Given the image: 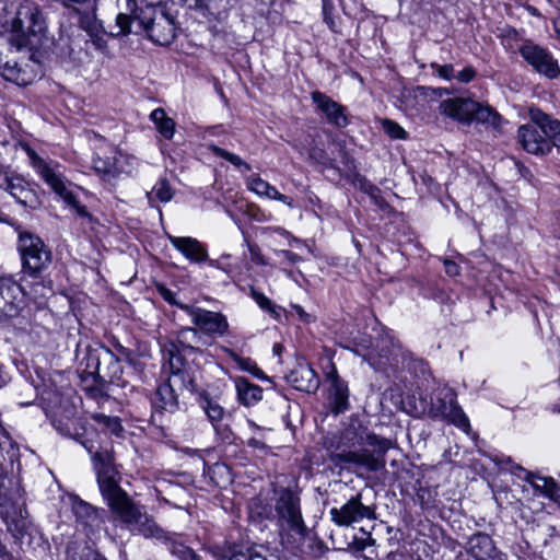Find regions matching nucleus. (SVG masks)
<instances>
[{
    "label": "nucleus",
    "instance_id": "1",
    "mask_svg": "<svg viewBox=\"0 0 560 560\" xmlns=\"http://www.w3.org/2000/svg\"><path fill=\"white\" fill-rule=\"evenodd\" d=\"M46 20L39 7L20 4L12 22L11 45L0 46V74L18 85L31 84L40 69V58L49 46Z\"/></svg>",
    "mask_w": 560,
    "mask_h": 560
},
{
    "label": "nucleus",
    "instance_id": "2",
    "mask_svg": "<svg viewBox=\"0 0 560 560\" xmlns=\"http://www.w3.org/2000/svg\"><path fill=\"white\" fill-rule=\"evenodd\" d=\"M83 446L92 454V462L96 472V479L101 494L114 515L121 524L135 535L145 538H164V532L144 508L129 497L120 487V474L114 465V456L110 450L92 452V445L86 442Z\"/></svg>",
    "mask_w": 560,
    "mask_h": 560
},
{
    "label": "nucleus",
    "instance_id": "3",
    "mask_svg": "<svg viewBox=\"0 0 560 560\" xmlns=\"http://www.w3.org/2000/svg\"><path fill=\"white\" fill-rule=\"evenodd\" d=\"M324 445L336 465L378 471L386 465L385 455L393 442L371 432L360 421L351 420L339 434L326 436Z\"/></svg>",
    "mask_w": 560,
    "mask_h": 560
},
{
    "label": "nucleus",
    "instance_id": "4",
    "mask_svg": "<svg viewBox=\"0 0 560 560\" xmlns=\"http://www.w3.org/2000/svg\"><path fill=\"white\" fill-rule=\"evenodd\" d=\"M530 122L518 128L517 137L523 149L530 154H548L552 147L560 148V121L537 107H530Z\"/></svg>",
    "mask_w": 560,
    "mask_h": 560
},
{
    "label": "nucleus",
    "instance_id": "5",
    "mask_svg": "<svg viewBox=\"0 0 560 560\" xmlns=\"http://www.w3.org/2000/svg\"><path fill=\"white\" fill-rule=\"evenodd\" d=\"M32 166L37 174L45 180L47 185L59 196L62 200L75 209L77 213L81 217L88 215L84 206H81L77 200L73 192L68 188L67 180L60 172V165L54 161H45L36 154L35 151L27 150Z\"/></svg>",
    "mask_w": 560,
    "mask_h": 560
},
{
    "label": "nucleus",
    "instance_id": "6",
    "mask_svg": "<svg viewBox=\"0 0 560 560\" xmlns=\"http://www.w3.org/2000/svg\"><path fill=\"white\" fill-rule=\"evenodd\" d=\"M275 511L282 540L284 539V534L289 536L290 533L301 537L306 536L307 528L300 508V497L295 492L289 488L281 489L278 492Z\"/></svg>",
    "mask_w": 560,
    "mask_h": 560
},
{
    "label": "nucleus",
    "instance_id": "7",
    "mask_svg": "<svg viewBox=\"0 0 560 560\" xmlns=\"http://www.w3.org/2000/svg\"><path fill=\"white\" fill-rule=\"evenodd\" d=\"M455 390L447 385L435 388L431 395L428 415L433 419L448 421L457 428L468 431L469 420L457 404Z\"/></svg>",
    "mask_w": 560,
    "mask_h": 560
},
{
    "label": "nucleus",
    "instance_id": "8",
    "mask_svg": "<svg viewBox=\"0 0 560 560\" xmlns=\"http://www.w3.org/2000/svg\"><path fill=\"white\" fill-rule=\"evenodd\" d=\"M19 250L21 253L24 270L36 275L47 268L51 261V253L44 242L30 232L19 236Z\"/></svg>",
    "mask_w": 560,
    "mask_h": 560
},
{
    "label": "nucleus",
    "instance_id": "9",
    "mask_svg": "<svg viewBox=\"0 0 560 560\" xmlns=\"http://www.w3.org/2000/svg\"><path fill=\"white\" fill-rule=\"evenodd\" d=\"M518 52L532 69L548 79L560 74V67L552 54L545 47L533 42H525L518 47Z\"/></svg>",
    "mask_w": 560,
    "mask_h": 560
},
{
    "label": "nucleus",
    "instance_id": "10",
    "mask_svg": "<svg viewBox=\"0 0 560 560\" xmlns=\"http://www.w3.org/2000/svg\"><path fill=\"white\" fill-rule=\"evenodd\" d=\"M180 310L190 316L191 323L205 335L224 336L229 332V322L222 313L191 305H180Z\"/></svg>",
    "mask_w": 560,
    "mask_h": 560
},
{
    "label": "nucleus",
    "instance_id": "11",
    "mask_svg": "<svg viewBox=\"0 0 560 560\" xmlns=\"http://www.w3.org/2000/svg\"><path fill=\"white\" fill-rule=\"evenodd\" d=\"M361 493H358L350 498L342 506L330 509L331 521L338 526L347 527L364 518H374L373 509L364 505L361 502Z\"/></svg>",
    "mask_w": 560,
    "mask_h": 560
},
{
    "label": "nucleus",
    "instance_id": "12",
    "mask_svg": "<svg viewBox=\"0 0 560 560\" xmlns=\"http://www.w3.org/2000/svg\"><path fill=\"white\" fill-rule=\"evenodd\" d=\"M330 382L328 404L330 410L335 415H339L349 408V388L348 384L338 375L336 366L332 364L331 370L326 374Z\"/></svg>",
    "mask_w": 560,
    "mask_h": 560
},
{
    "label": "nucleus",
    "instance_id": "13",
    "mask_svg": "<svg viewBox=\"0 0 560 560\" xmlns=\"http://www.w3.org/2000/svg\"><path fill=\"white\" fill-rule=\"evenodd\" d=\"M311 96L317 110L325 115L329 124L339 128L348 125V118L345 114L346 109L342 105L319 91L313 92Z\"/></svg>",
    "mask_w": 560,
    "mask_h": 560
},
{
    "label": "nucleus",
    "instance_id": "14",
    "mask_svg": "<svg viewBox=\"0 0 560 560\" xmlns=\"http://www.w3.org/2000/svg\"><path fill=\"white\" fill-rule=\"evenodd\" d=\"M512 472L522 478L521 474H524V479L534 488L535 492L549 498L555 502H560V487L555 482L552 478L542 477L530 471H526L522 466L515 465Z\"/></svg>",
    "mask_w": 560,
    "mask_h": 560
},
{
    "label": "nucleus",
    "instance_id": "15",
    "mask_svg": "<svg viewBox=\"0 0 560 560\" xmlns=\"http://www.w3.org/2000/svg\"><path fill=\"white\" fill-rule=\"evenodd\" d=\"M476 103L472 98H447L441 102L440 113L459 122L470 124Z\"/></svg>",
    "mask_w": 560,
    "mask_h": 560
},
{
    "label": "nucleus",
    "instance_id": "16",
    "mask_svg": "<svg viewBox=\"0 0 560 560\" xmlns=\"http://www.w3.org/2000/svg\"><path fill=\"white\" fill-rule=\"evenodd\" d=\"M285 378L298 390L311 393L319 387L316 372L306 362H298Z\"/></svg>",
    "mask_w": 560,
    "mask_h": 560
},
{
    "label": "nucleus",
    "instance_id": "17",
    "mask_svg": "<svg viewBox=\"0 0 560 560\" xmlns=\"http://www.w3.org/2000/svg\"><path fill=\"white\" fill-rule=\"evenodd\" d=\"M20 294L21 288L18 284L0 279V322L18 314Z\"/></svg>",
    "mask_w": 560,
    "mask_h": 560
},
{
    "label": "nucleus",
    "instance_id": "18",
    "mask_svg": "<svg viewBox=\"0 0 560 560\" xmlns=\"http://www.w3.org/2000/svg\"><path fill=\"white\" fill-rule=\"evenodd\" d=\"M183 388H188V386H179V382L167 380L156 388L153 406L168 412L176 411L178 409V390Z\"/></svg>",
    "mask_w": 560,
    "mask_h": 560
},
{
    "label": "nucleus",
    "instance_id": "19",
    "mask_svg": "<svg viewBox=\"0 0 560 560\" xmlns=\"http://www.w3.org/2000/svg\"><path fill=\"white\" fill-rule=\"evenodd\" d=\"M168 241L177 250L192 262H202L208 258L206 247L197 238L168 235Z\"/></svg>",
    "mask_w": 560,
    "mask_h": 560
},
{
    "label": "nucleus",
    "instance_id": "20",
    "mask_svg": "<svg viewBox=\"0 0 560 560\" xmlns=\"http://www.w3.org/2000/svg\"><path fill=\"white\" fill-rule=\"evenodd\" d=\"M467 550L476 560H491L499 552L491 537L483 533L475 534L469 538Z\"/></svg>",
    "mask_w": 560,
    "mask_h": 560
},
{
    "label": "nucleus",
    "instance_id": "21",
    "mask_svg": "<svg viewBox=\"0 0 560 560\" xmlns=\"http://www.w3.org/2000/svg\"><path fill=\"white\" fill-rule=\"evenodd\" d=\"M246 186L250 191L258 196L281 201L288 207L293 208L292 198L280 194L275 186L270 185L258 175L248 176L246 179Z\"/></svg>",
    "mask_w": 560,
    "mask_h": 560
},
{
    "label": "nucleus",
    "instance_id": "22",
    "mask_svg": "<svg viewBox=\"0 0 560 560\" xmlns=\"http://www.w3.org/2000/svg\"><path fill=\"white\" fill-rule=\"evenodd\" d=\"M0 188L7 190L16 201L24 206L33 198V192L25 180L18 176H0Z\"/></svg>",
    "mask_w": 560,
    "mask_h": 560
},
{
    "label": "nucleus",
    "instance_id": "23",
    "mask_svg": "<svg viewBox=\"0 0 560 560\" xmlns=\"http://www.w3.org/2000/svg\"><path fill=\"white\" fill-rule=\"evenodd\" d=\"M482 125L487 130L500 131L502 116L491 106L477 102L471 116V122Z\"/></svg>",
    "mask_w": 560,
    "mask_h": 560
},
{
    "label": "nucleus",
    "instance_id": "24",
    "mask_svg": "<svg viewBox=\"0 0 560 560\" xmlns=\"http://www.w3.org/2000/svg\"><path fill=\"white\" fill-rule=\"evenodd\" d=\"M235 387L240 401L245 406H253L262 399L261 387L245 377H236Z\"/></svg>",
    "mask_w": 560,
    "mask_h": 560
},
{
    "label": "nucleus",
    "instance_id": "25",
    "mask_svg": "<svg viewBox=\"0 0 560 560\" xmlns=\"http://www.w3.org/2000/svg\"><path fill=\"white\" fill-rule=\"evenodd\" d=\"M168 365L171 371L168 380L179 382V386L191 385L192 380L189 372L186 370V363L174 350H168Z\"/></svg>",
    "mask_w": 560,
    "mask_h": 560
},
{
    "label": "nucleus",
    "instance_id": "26",
    "mask_svg": "<svg viewBox=\"0 0 560 560\" xmlns=\"http://www.w3.org/2000/svg\"><path fill=\"white\" fill-rule=\"evenodd\" d=\"M201 407L208 419L211 421L214 430L218 433H222L224 438H228L229 430L225 425L222 424V421L225 417L224 409L218 402L208 398H205V400L201 402Z\"/></svg>",
    "mask_w": 560,
    "mask_h": 560
},
{
    "label": "nucleus",
    "instance_id": "27",
    "mask_svg": "<svg viewBox=\"0 0 560 560\" xmlns=\"http://www.w3.org/2000/svg\"><path fill=\"white\" fill-rule=\"evenodd\" d=\"M114 162H113V170H112V178H116L121 174H131L137 166V159L128 155L126 153H122L121 151H118L115 149L114 151Z\"/></svg>",
    "mask_w": 560,
    "mask_h": 560
},
{
    "label": "nucleus",
    "instance_id": "28",
    "mask_svg": "<svg viewBox=\"0 0 560 560\" xmlns=\"http://www.w3.org/2000/svg\"><path fill=\"white\" fill-rule=\"evenodd\" d=\"M66 560H106L86 545L71 542L66 550Z\"/></svg>",
    "mask_w": 560,
    "mask_h": 560
},
{
    "label": "nucleus",
    "instance_id": "29",
    "mask_svg": "<svg viewBox=\"0 0 560 560\" xmlns=\"http://www.w3.org/2000/svg\"><path fill=\"white\" fill-rule=\"evenodd\" d=\"M152 121L155 124L156 129L165 139H172L175 132V122L172 118L166 116L163 108L154 109L150 115Z\"/></svg>",
    "mask_w": 560,
    "mask_h": 560
},
{
    "label": "nucleus",
    "instance_id": "30",
    "mask_svg": "<svg viewBox=\"0 0 560 560\" xmlns=\"http://www.w3.org/2000/svg\"><path fill=\"white\" fill-rule=\"evenodd\" d=\"M203 551L207 555H211L212 558H214L215 560H240V558H244L243 555H238V553H231L229 556L223 555L220 552V549L218 547H211V546L205 547ZM246 560H279V558L276 556L267 557V556L260 553L259 551L249 550V553H248V557Z\"/></svg>",
    "mask_w": 560,
    "mask_h": 560
},
{
    "label": "nucleus",
    "instance_id": "31",
    "mask_svg": "<svg viewBox=\"0 0 560 560\" xmlns=\"http://www.w3.org/2000/svg\"><path fill=\"white\" fill-rule=\"evenodd\" d=\"M114 151L115 149H110L108 152L97 153L93 158L94 171L106 179H112L113 162L115 160Z\"/></svg>",
    "mask_w": 560,
    "mask_h": 560
},
{
    "label": "nucleus",
    "instance_id": "32",
    "mask_svg": "<svg viewBox=\"0 0 560 560\" xmlns=\"http://www.w3.org/2000/svg\"><path fill=\"white\" fill-rule=\"evenodd\" d=\"M4 521L10 532L22 534L28 526L27 516L23 514L21 508L11 512H5Z\"/></svg>",
    "mask_w": 560,
    "mask_h": 560
},
{
    "label": "nucleus",
    "instance_id": "33",
    "mask_svg": "<svg viewBox=\"0 0 560 560\" xmlns=\"http://www.w3.org/2000/svg\"><path fill=\"white\" fill-rule=\"evenodd\" d=\"M353 185L354 187L369 195L375 205L380 207L383 206L384 200L381 197V190L365 177L361 176L360 174L354 175Z\"/></svg>",
    "mask_w": 560,
    "mask_h": 560
},
{
    "label": "nucleus",
    "instance_id": "34",
    "mask_svg": "<svg viewBox=\"0 0 560 560\" xmlns=\"http://www.w3.org/2000/svg\"><path fill=\"white\" fill-rule=\"evenodd\" d=\"M209 150L217 156L222 158L230 162L237 168H244L246 172L252 170L250 165L247 164L240 155L231 153L215 144H210Z\"/></svg>",
    "mask_w": 560,
    "mask_h": 560
},
{
    "label": "nucleus",
    "instance_id": "35",
    "mask_svg": "<svg viewBox=\"0 0 560 560\" xmlns=\"http://www.w3.org/2000/svg\"><path fill=\"white\" fill-rule=\"evenodd\" d=\"M232 360L233 362L241 369L242 371H246L252 373L255 376L260 377L262 375V372L254 361H252L248 358H242L238 354H236L233 350L229 348H224L223 350Z\"/></svg>",
    "mask_w": 560,
    "mask_h": 560
},
{
    "label": "nucleus",
    "instance_id": "36",
    "mask_svg": "<svg viewBox=\"0 0 560 560\" xmlns=\"http://www.w3.org/2000/svg\"><path fill=\"white\" fill-rule=\"evenodd\" d=\"M150 201L154 199L161 202H168L173 198L172 188L166 179H160L148 194Z\"/></svg>",
    "mask_w": 560,
    "mask_h": 560
},
{
    "label": "nucleus",
    "instance_id": "37",
    "mask_svg": "<svg viewBox=\"0 0 560 560\" xmlns=\"http://www.w3.org/2000/svg\"><path fill=\"white\" fill-rule=\"evenodd\" d=\"M73 510L78 518L83 520L89 525H94L100 520L97 511L83 501L78 502Z\"/></svg>",
    "mask_w": 560,
    "mask_h": 560
},
{
    "label": "nucleus",
    "instance_id": "38",
    "mask_svg": "<svg viewBox=\"0 0 560 560\" xmlns=\"http://www.w3.org/2000/svg\"><path fill=\"white\" fill-rule=\"evenodd\" d=\"M77 422L78 421L72 418H68L66 420L55 418L52 420V425L58 432H60V434L65 436L77 438L79 435Z\"/></svg>",
    "mask_w": 560,
    "mask_h": 560
},
{
    "label": "nucleus",
    "instance_id": "39",
    "mask_svg": "<svg viewBox=\"0 0 560 560\" xmlns=\"http://www.w3.org/2000/svg\"><path fill=\"white\" fill-rule=\"evenodd\" d=\"M382 126L385 133L392 139H406L407 137L405 129L393 120L384 119Z\"/></svg>",
    "mask_w": 560,
    "mask_h": 560
},
{
    "label": "nucleus",
    "instance_id": "40",
    "mask_svg": "<svg viewBox=\"0 0 560 560\" xmlns=\"http://www.w3.org/2000/svg\"><path fill=\"white\" fill-rule=\"evenodd\" d=\"M94 420L100 424L105 425L109 429V431L114 434H118L121 431V425L117 418L108 417L103 413H97L93 416Z\"/></svg>",
    "mask_w": 560,
    "mask_h": 560
},
{
    "label": "nucleus",
    "instance_id": "41",
    "mask_svg": "<svg viewBox=\"0 0 560 560\" xmlns=\"http://www.w3.org/2000/svg\"><path fill=\"white\" fill-rule=\"evenodd\" d=\"M170 552L178 560H189L192 549L177 541H171L168 545Z\"/></svg>",
    "mask_w": 560,
    "mask_h": 560
},
{
    "label": "nucleus",
    "instance_id": "42",
    "mask_svg": "<svg viewBox=\"0 0 560 560\" xmlns=\"http://www.w3.org/2000/svg\"><path fill=\"white\" fill-rule=\"evenodd\" d=\"M178 342L192 348L191 342L199 338L198 329L192 327H185L178 331Z\"/></svg>",
    "mask_w": 560,
    "mask_h": 560
},
{
    "label": "nucleus",
    "instance_id": "43",
    "mask_svg": "<svg viewBox=\"0 0 560 560\" xmlns=\"http://www.w3.org/2000/svg\"><path fill=\"white\" fill-rule=\"evenodd\" d=\"M252 298L260 306V308H262L264 311H267L271 314L278 315L276 306L273 305L271 300L268 299L264 293L253 290Z\"/></svg>",
    "mask_w": 560,
    "mask_h": 560
},
{
    "label": "nucleus",
    "instance_id": "44",
    "mask_svg": "<svg viewBox=\"0 0 560 560\" xmlns=\"http://www.w3.org/2000/svg\"><path fill=\"white\" fill-rule=\"evenodd\" d=\"M431 68L433 69L434 73H436L440 78L444 80H452L455 78V71L453 65H439V63H431Z\"/></svg>",
    "mask_w": 560,
    "mask_h": 560
},
{
    "label": "nucleus",
    "instance_id": "45",
    "mask_svg": "<svg viewBox=\"0 0 560 560\" xmlns=\"http://www.w3.org/2000/svg\"><path fill=\"white\" fill-rule=\"evenodd\" d=\"M247 247H248V252L250 255V260L253 262L260 265V266L268 265V261L265 259L258 245L247 242Z\"/></svg>",
    "mask_w": 560,
    "mask_h": 560
},
{
    "label": "nucleus",
    "instance_id": "46",
    "mask_svg": "<svg viewBox=\"0 0 560 560\" xmlns=\"http://www.w3.org/2000/svg\"><path fill=\"white\" fill-rule=\"evenodd\" d=\"M275 254L281 258V265H294L302 260V258L290 250H275Z\"/></svg>",
    "mask_w": 560,
    "mask_h": 560
},
{
    "label": "nucleus",
    "instance_id": "47",
    "mask_svg": "<svg viewBox=\"0 0 560 560\" xmlns=\"http://www.w3.org/2000/svg\"><path fill=\"white\" fill-rule=\"evenodd\" d=\"M156 290L159 294L171 305H176L180 308L182 303L176 300V295L173 291L166 288L164 284H158Z\"/></svg>",
    "mask_w": 560,
    "mask_h": 560
},
{
    "label": "nucleus",
    "instance_id": "48",
    "mask_svg": "<svg viewBox=\"0 0 560 560\" xmlns=\"http://www.w3.org/2000/svg\"><path fill=\"white\" fill-rule=\"evenodd\" d=\"M476 77V70L471 67H465L462 71H459L457 74H455L454 79H457V81L462 83H469L472 81Z\"/></svg>",
    "mask_w": 560,
    "mask_h": 560
},
{
    "label": "nucleus",
    "instance_id": "49",
    "mask_svg": "<svg viewBox=\"0 0 560 560\" xmlns=\"http://www.w3.org/2000/svg\"><path fill=\"white\" fill-rule=\"evenodd\" d=\"M247 445L254 450L260 451V452H267L268 446L264 442V439L261 436H252L247 440Z\"/></svg>",
    "mask_w": 560,
    "mask_h": 560
},
{
    "label": "nucleus",
    "instance_id": "50",
    "mask_svg": "<svg viewBox=\"0 0 560 560\" xmlns=\"http://www.w3.org/2000/svg\"><path fill=\"white\" fill-rule=\"evenodd\" d=\"M443 264H444L445 272L448 276L455 277V276L459 275L460 268L455 261H453L451 259H444Z\"/></svg>",
    "mask_w": 560,
    "mask_h": 560
},
{
    "label": "nucleus",
    "instance_id": "51",
    "mask_svg": "<svg viewBox=\"0 0 560 560\" xmlns=\"http://www.w3.org/2000/svg\"><path fill=\"white\" fill-rule=\"evenodd\" d=\"M10 382V375L4 366L0 364V388H3Z\"/></svg>",
    "mask_w": 560,
    "mask_h": 560
},
{
    "label": "nucleus",
    "instance_id": "52",
    "mask_svg": "<svg viewBox=\"0 0 560 560\" xmlns=\"http://www.w3.org/2000/svg\"><path fill=\"white\" fill-rule=\"evenodd\" d=\"M292 308L295 311L296 315L304 322L310 320V315L303 310L300 305H292Z\"/></svg>",
    "mask_w": 560,
    "mask_h": 560
},
{
    "label": "nucleus",
    "instance_id": "53",
    "mask_svg": "<svg viewBox=\"0 0 560 560\" xmlns=\"http://www.w3.org/2000/svg\"><path fill=\"white\" fill-rule=\"evenodd\" d=\"M271 232H277L283 236H289V232H287L285 230L281 229V228H267L266 229V233H271Z\"/></svg>",
    "mask_w": 560,
    "mask_h": 560
},
{
    "label": "nucleus",
    "instance_id": "54",
    "mask_svg": "<svg viewBox=\"0 0 560 560\" xmlns=\"http://www.w3.org/2000/svg\"><path fill=\"white\" fill-rule=\"evenodd\" d=\"M110 354V360L113 362V368L115 369L114 371V375L116 376L117 373L120 371V364H119V361L112 354Z\"/></svg>",
    "mask_w": 560,
    "mask_h": 560
},
{
    "label": "nucleus",
    "instance_id": "55",
    "mask_svg": "<svg viewBox=\"0 0 560 560\" xmlns=\"http://www.w3.org/2000/svg\"><path fill=\"white\" fill-rule=\"evenodd\" d=\"M91 0H65L66 5L70 7L73 4L89 3Z\"/></svg>",
    "mask_w": 560,
    "mask_h": 560
},
{
    "label": "nucleus",
    "instance_id": "56",
    "mask_svg": "<svg viewBox=\"0 0 560 560\" xmlns=\"http://www.w3.org/2000/svg\"><path fill=\"white\" fill-rule=\"evenodd\" d=\"M189 560H208V559L206 556H201V555L197 553L196 551H192ZM213 560H215V559L213 558Z\"/></svg>",
    "mask_w": 560,
    "mask_h": 560
},
{
    "label": "nucleus",
    "instance_id": "57",
    "mask_svg": "<svg viewBox=\"0 0 560 560\" xmlns=\"http://www.w3.org/2000/svg\"><path fill=\"white\" fill-rule=\"evenodd\" d=\"M0 560H22L19 556L14 555L12 551L8 552V558H1Z\"/></svg>",
    "mask_w": 560,
    "mask_h": 560
},
{
    "label": "nucleus",
    "instance_id": "58",
    "mask_svg": "<svg viewBox=\"0 0 560 560\" xmlns=\"http://www.w3.org/2000/svg\"><path fill=\"white\" fill-rule=\"evenodd\" d=\"M491 560H508V559H506V556H505V555H503L502 552H500V551H499V552L493 557V559H491Z\"/></svg>",
    "mask_w": 560,
    "mask_h": 560
},
{
    "label": "nucleus",
    "instance_id": "59",
    "mask_svg": "<svg viewBox=\"0 0 560 560\" xmlns=\"http://www.w3.org/2000/svg\"><path fill=\"white\" fill-rule=\"evenodd\" d=\"M249 427L254 430V431H260V428L255 424L254 422H249Z\"/></svg>",
    "mask_w": 560,
    "mask_h": 560
},
{
    "label": "nucleus",
    "instance_id": "60",
    "mask_svg": "<svg viewBox=\"0 0 560 560\" xmlns=\"http://www.w3.org/2000/svg\"><path fill=\"white\" fill-rule=\"evenodd\" d=\"M359 550H362L365 548V542L362 540V541H359L358 542V547H357Z\"/></svg>",
    "mask_w": 560,
    "mask_h": 560
},
{
    "label": "nucleus",
    "instance_id": "61",
    "mask_svg": "<svg viewBox=\"0 0 560 560\" xmlns=\"http://www.w3.org/2000/svg\"><path fill=\"white\" fill-rule=\"evenodd\" d=\"M273 350H275V352L279 353V351L281 350V346L275 345Z\"/></svg>",
    "mask_w": 560,
    "mask_h": 560
}]
</instances>
